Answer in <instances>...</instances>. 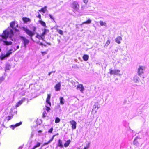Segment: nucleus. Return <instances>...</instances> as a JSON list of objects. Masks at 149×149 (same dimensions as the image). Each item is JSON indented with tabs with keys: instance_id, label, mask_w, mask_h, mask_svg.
<instances>
[{
	"instance_id": "36",
	"label": "nucleus",
	"mask_w": 149,
	"mask_h": 149,
	"mask_svg": "<svg viewBox=\"0 0 149 149\" xmlns=\"http://www.w3.org/2000/svg\"><path fill=\"white\" fill-rule=\"evenodd\" d=\"M12 48H14V51L16 50L17 49H18L19 48V45L17 46L16 47V48H15L13 46H12Z\"/></svg>"
},
{
	"instance_id": "46",
	"label": "nucleus",
	"mask_w": 149,
	"mask_h": 149,
	"mask_svg": "<svg viewBox=\"0 0 149 149\" xmlns=\"http://www.w3.org/2000/svg\"><path fill=\"white\" fill-rule=\"evenodd\" d=\"M36 28L35 27H34L33 28V31H36Z\"/></svg>"
},
{
	"instance_id": "32",
	"label": "nucleus",
	"mask_w": 149,
	"mask_h": 149,
	"mask_svg": "<svg viewBox=\"0 0 149 149\" xmlns=\"http://www.w3.org/2000/svg\"><path fill=\"white\" fill-rule=\"evenodd\" d=\"M60 121V120L59 118L56 117L55 120V123H59Z\"/></svg>"
},
{
	"instance_id": "51",
	"label": "nucleus",
	"mask_w": 149,
	"mask_h": 149,
	"mask_svg": "<svg viewBox=\"0 0 149 149\" xmlns=\"http://www.w3.org/2000/svg\"><path fill=\"white\" fill-rule=\"evenodd\" d=\"M58 41L59 42L60 41V40L59 39H58Z\"/></svg>"
},
{
	"instance_id": "34",
	"label": "nucleus",
	"mask_w": 149,
	"mask_h": 149,
	"mask_svg": "<svg viewBox=\"0 0 149 149\" xmlns=\"http://www.w3.org/2000/svg\"><path fill=\"white\" fill-rule=\"evenodd\" d=\"M12 118V116H9L8 117H6V119L8 121L10 120Z\"/></svg>"
},
{
	"instance_id": "18",
	"label": "nucleus",
	"mask_w": 149,
	"mask_h": 149,
	"mask_svg": "<svg viewBox=\"0 0 149 149\" xmlns=\"http://www.w3.org/2000/svg\"><path fill=\"white\" fill-rule=\"evenodd\" d=\"M38 22L42 26L46 27V24L44 21L41 20H40L38 21Z\"/></svg>"
},
{
	"instance_id": "15",
	"label": "nucleus",
	"mask_w": 149,
	"mask_h": 149,
	"mask_svg": "<svg viewBox=\"0 0 149 149\" xmlns=\"http://www.w3.org/2000/svg\"><path fill=\"white\" fill-rule=\"evenodd\" d=\"M49 32V30L47 29H44V31L42 32V37L45 38V35Z\"/></svg>"
},
{
	"instance_id": "31",
	"label": "nucleus",
	"mask_w": 149,
	"mask_h": 149,
	"mask_svg": "<svg viewBox=\"0 0 149 149\" xmlns=\"http://www.w3.org/2000/svg\"><path fill=\"white\" fill-rule=\"evenodd\" d=\"M40 143H37L36 145L35 146L33 147V149H35L37 147H38L39 146H40Z\"/></svg>"
},
{
	"instance_id": "30",
	"label": "nucleus",
	"mask_w": 149,
	"mask_h": 149,
	"mask_svg": "<svg viewBox=\"0 0 149 149\" xmlns=\"http://www.w3.org/2000/svg\"><path fill=\"white\" fill-rule=\"evenodd\" d=\"M137 138H136L133 142V144L134 145H137L138 144V142L137 141Z\"/></svg>"
},
{
	"instance_id": "6",
	"label": "nucleus",
	"mask_w": 149,
	"mask_h": 149,
	"mask_svg": "<svg viewBox=\"0 0 149 149\" xmlns=\"http://www.w3.org/2000/svg\"><path fill=\"white\" fill-rule=\"evenodd\" d=\"M145 69V67L144 66H139L137 70V73L139 76L143 74Z\"/></svg>"
},
{
	"instance_id": "16",
	"label": "nucleus",
	"mask_w": 149,
	"mask_h": 149,
	"mask_svg": "<svg viewBox=\"0 0 149 149\" xmlns=\"http://www.w3.org/2000/svg\"><path fill=\"white\" fill-rule=\"evenodd\" d=\"M24 101V98L22 99V100L19 101L16 104V107H19V106H20L23 103V102Z\"/></svg>"
},
{
	"instance_id": "10",
	"label": "nucleus",
	"mask_w": 149,
	"mask_h": 149,
	"mask_svg": "<svg viewBox=\"0 0 149 149\" xmlns=\"http://www.w3.org/2000/svg\"><path fill=\"white\" fill-rule=\"evenodd\" d=\"M132 81L136 83H138L140 81L139 78L137 75H135Z\"/></svg>"
},
{
	"instance_id": "4",
	"label": "nucleus",
	"mask_w": 149,
	"mask_h": 149,
	"mask_svg": "<svg viewBox=\"0 0 149 149\" xmlns=\"http://www.w3.org/2000/svg\"><path fill=\"white\" fill-rule=\"evenodd\" d=\"M19 38L20 39L23 43L24 46L25 48H26L27 45L29 42V40L23 36H19Z\"/></svg>"
},
{
	"instance_id": "56",
	"label": "nucleus",
	"mask_w": 149,
	"mask_h": 149,
	"mask_svg": "<svg viewBox=\"0 0 149 149\" xmlns=\"http://www.w3.org/2000/svg\"><path fill=\"white\" fill-rule=\"evenodd\" d=\"M32 149H33V148Z\"/></svg>"
},
{
	"instance_id": "17",
	"label": "nucleus",
	"mask_w": 149,
	"mask_h": 149,
	"mask_svg": "<svg viewBox=\"0 0 149 149\" xmlns=\"http://www.w3.org/2000/svg\"><path fill=\"white\" fill-rule=\"evenodd\" d=\"M22 19L24 23H26L28 22H30L31 21L30 19L29 18L27 17H23Z\"/></svg>"
},
{
	"instance_id": "40",
	"label": "nucleus",
	"mask_w": 149,
	"mask_h": 149,
	"mask_svg": "<svg viewBox=\"0 0 149 149\" xmlns=\"http://www.w3.org/2000/svg\"><path fill=\"white\" fill-rule=\"evenodd\" d=\"M97 107V109H98L99 108V107H98L97 105H96L95 104L93 106V108H96Z\"/></svg>"
},
{
	"instance_id": "47",
	"label": "nucleus",
	"mask_w": 149,
	"mask_h": 149,
	"mask_svg": "<svg viewBox=\"0 0 149 149\" xmlns=\"http://www.w3.org/2000/svg\"><path fill=\"white\" fill-rule=\"evenodd\" d=\"M114 51L115 52H117L118 51V49L116 48V49H115V50H114Z\"/></svg>"
},
{
	"instance_id": "50",
	"label": "nucleus",
	"mask_w": 149,
	"mask_h": 149,
	"mask_svg": "<svg viewBox=\"0 0 149 149\" xmlns=\"http://www.w3.org/2000/svg\"><path fill=\"white\" fill-rule=\"evenodd\" d=\"M40 45H43V44L42 43H40Z\"/></svg>"
},
{
	"instance_id": "22",
	"label": "nucleus",
	"mask_w": 149,
	"mask_h": 149,
	"mask_svg": "<svg viewBox=\"0 0 149 149\" xmlns=\"http://www.w3.org/2000/svg\"><path fill=\"white\" fill-rule=\"evenodd\" d=\"M71 141L70 140H67L64 144V146L65 147H68Z\"/></svg>"
},
{
	"instance_id": "49",
	"label": "nucleus",
	"mask_w": 149,
	"mask_h": 149,
	"mask_svg": "<svg viewBox=\"0 0 149 149\" xmlns=\"http://www.w3.org/2000/svg\"><path fill=\"white\" fill-rule=\"evenodd\" d=\"M42 132V131L41 130H39L38 131V132L39 133H40Z\"/></svg>"
},
{
	"instance_id": "7",
	"label": "nucleus",
	"mask_w": 149,
	"mask_h": 149,
	"mask_svg": "<svg viewBox=\"0 0 149 149\" xmlns=\"http://www.w3.org/2000/svg\"><path fill=\"white\" fill-rule=\"evenodd\" d=\"M110 70L109 73L110 74H115V75H118L119 73L120 72V70H112L111 69H109Z\"/></svg>"
},
{
	"instance_id": "41",
	"label": "nucleus",
	"mask_w": 149,
	"mask_h": 149,
	"mask_svg": "<svg viewBox=\"0 0 149 149\" xmlns=\"http://www.w3.org/2000/svg\"><path fill=\"white\" fill-rule=\"evenodd\" d=\"M50 18L52 19H54V18H53V17L52 16V15H51V14H49V15Z\"/></svg>"
},
{
	"instance_id": "52",
	"label": "nucleus",
	"mask_w": 149,
	"mask_h": 149,
	"mask_svg": "<svg viewBox=\"0 0 149 149\" xmlns=\"http://www.w3.org/2000/svg\"><path fill=\"white\" fill-rule=\"evenodd\" d=\"M56 135H58V134L57 133V134H56Z\"/></svg>"
},
{
	"instance_id": "23",
	"label": "nucleus",
	"mask_w": 149,
	"mask_h": 149,
	"mask_svg": "<svg viewBox=\"0 0 149 149\" xmlns=\"http://www.w3.org/2000/svg\"><path fill=\"white\" fill-rule=\"evenodd\" d=\"M91 20L90 19H88L86 21L83 22L81 24V25H82L84 24H89L91 23Z\"/></svg>"
},
{
	"instance_id": "43",
	"label": "nucleus",
	"mask_w": 149,
	"mask_h": 149,
	"mask_svg": "<svg viewBox=\"0 0 149 149\" xmlns=\"http://www.w3.org/2000/svg\"><path fill=\"white\" fill-rule=\"evenodd\" d=\"M38 18H39L40 19H41V15L40 14H39L38 15V16L37 17Z\"/></svg>"
},
{
	"instance_id": "44",
	"label": "nucleus",
	"mask_w": 149,
	"mask_h": 149,
	"mask_svg": "<svg viewBox=\"0 0 149 149\" xmlns=\"http://www.w3.org/2000/svg\"><path fill=\"white\" fill-rule=\"evenodd\" d=\"M42 54L43 55H44L45 54H46L47 53L46 52H42Z\"/></svg>"
},
{
	"instance_id": "14",
	"label": "nucleus",
	"mask_w": 149,
	"mask_h": 149,
	"mask_svg": "<svg viewBox=\"0 0 149 149\" xmlns=\"http://www.w3.org/2000/svg\"><path fill=\"white\" fill-rule=\"evenodd\" d=\"M3 44L6 45L8 46L12 45V42L11 41H8L7 40L3 41Z\"/></svg>"
},
{
	"instance_id": "20",
	"label": "nucleus",
	"mask_w": 149,
	"mask_h": 149,
	"mask_svg": "<svg viewBox=\"0 0 149 149\" xmlns=\"http://www.w3.org/2000/svg\"><path fill=\"white\" fill-rule=\"evenodd\" d=\"M47 7L46 6H45L44 8H41L40 10H39V11L40 12H42L44 13H45L47 10Z\"/></svg>"
},
{
	"instance_id": "25",
	"label": "nucleus",
	"mask_w": 149,
	"mask_h": 149,
	"mask_svg": "<svg viewBox=\"0 0 149 149\" xmlns=\"http://www.w3.org/2000/svg\"><path fill=\"white\" fill-rule=\"evenodd\" d=\"M56 136V135H54L53 136L52 138H51V139H50L47 142L45 143V144L47 145V144H48L50 142H51L53 140L54 138L55 137V136Z\"/></svg>"
},
{
	"instance_id": "2",
	"label": "nucleus",
	"mask_w": 149,
	"mask_h": 149,
	"mask_svg": "<svg viewBox=\"0 0 149 149\" xmlns=\"http://www.w3.org/2000/svg\"><path fill=\"white\" fill-rule=\"evenodd\" d=\"M21 29L24 31L30 37L31 39L32 40V36L35 34V33L34 32H32L29 30L27 28L24 27H22Z\"/></svg>"
},
{
	"instance_id": "8",
	"label": "nucleus",
	"mask_w": 149,
	"mask_h": 149,
	"mask_svg": "<svg viewBox=\"0 0 149 149\" xmlns=\"http://www.w3.org/2000/svg\"><path fill=\"white\" fill-rule=\"evenodd\" d=\"M76 89L78 90H79L82 93H83L85 89L83 85L81 84H78L77 86Z\"/></svg>"
},
{
	"instance_id": "38",
	"label": "nucleus",
	"mask_w": 149,
	"mask_h": 149,
	"mask_svg": "<svg viewBox=\"0 0 149 149\" xmlns=\"http://www.w3.org/2000/svg\"><path fill=\"white\" fill-rule=\"evenodd\" d=\"M47 113L45 111H44L43 113L42 117L43 118L45 117L46 116Z\"/></svg>"
},
{
	"instance_id": "5",
	"label": "nucleus",
	"mask_w": 149,
	"mask_h": 149,
	"mask_svg": "<svg viewBox=\"0 0 149 149\" xmlns=\"http://www.w3.org/2000/svg\"><path fill=\"white\" fill-rule=\"evenodd\" d=\"M71 7L74 11H78L79 10V6L77 2L74 1L71 5Z\"/></svg>"
},
{
	"instance_id": "29",
	"label": "nucleus",
	"mask_w": 149,
	"mask_h": 149,
	"mask_svg": "<svg viewBox=\"0 0 149 149\" xmlns=\"http://www.w3.org/2000/svg\"><path fill=\"white\" fill-rule=\"evenodd\" d=\"M60 103L61 104H64V100L63 97L60 98Z\"/></svg>"
},
{
	"instance_id": "3",
	"label": "nucleus",
	"mask_w": 149,
	"mask_h": 149,
	"mask_svg": "<svg viewBox=\"0 0 149 149\" xmlns=\"http://www.w3.org/2000/svg\"><path fill=\"white\" fill-rule=\"evenodd\" d=\"M14 51L12 49H11L8 51L6 54L2 53L1 55L0 56V59L1 60L4 59L5 58L8 57L12 52Z\"/></svg>"
},
{
	"instance_id": "53",
	"label": "nucleus",
	"mask_w": 149,
	"mask_h": 149,
	"mask_svg": "<svg viewBox=\"0 0 149 149\" xmlns=\"http://www.w3.org/2000/svg\"><path fill=\"white\" fill-rule=\"evenodd\" d=\"M18 25L17 24V27H18Z\"/></svg>"
},
{
	"instance_id": "55",
	"label": "nucleus",
	"mask_w": 149,
	"mask_h": 149,
	"mask_svg": "<svg viewBox=\"0 0 149 149\" xmlns=\"http://www.w3.org/2000/svg\"><path fill=\"white\" fill-rule=\"evenodd\" d=\"M47 44H49V45H50V43H47Z\"/></svg>"
},
{
	"instance_id": "48",
	"label": "nucleus",
	"mask_w": 149,
	"mask_h": 149,
	"mask_svg": "<svg viewBox=\"0 0 149 149\" xmlns=\"http://www.w3.org/2000/svg\"><path fill=\"white\" fill-rule=\"evenodd\" d=\"M52 72H50L49 73L48 75H50V74H51L52 73Z\"/></svg>"
},
{
	"instance_id": "27",
	"label": "nucleus",
	"mask_w": 149,
	"mask_h": 149,
	"mask_svg": "<svg viewBox=\"0 0 149 149\" xmlns=\"http://www.w3.org/2000/svg\"><path fill=\"white\" fill-rule=\"evenodd\" d=\"M58 146L61 148L63 147V145L62 144V142L61 140H58Z\"/></svg>"
},
{
	"instance_id": "42",
	"label": "nucleus",
	"mask_w": 149,
	"mask_h": 149,
	"mask_svg": "<svg viewBox=\"0 0 149 149\" xmlns=\"http://www.w3.org/2000/svg\"><path fill=\"white\" fill-rule=\"evenodd\" d=\"M83 1L85 3H86L88 2V0H83Z\"/></svg>"
},
{
	"instance_id": "39",
	"label": "nucleus",
	"mask_w": 149,
	"mask_h": 149,
	"mask_svg": "<svg viewBox=\"0 0 149 149\" xmlns=\"http://www.w3.org/2000/svg\"><path fill=\"white\" fill-rule=\"evenodd\" d=\"M53 130V128H51L48 131V132L49 133H52V131Z\"/></svg>"
},
{
	"instance_id": "26",
	"label": "nucleus",
	"mask_w": 149,
	"mask_h": 149,
	"mask_svg": "<svg viewBox=\"0 0 149 149\" xmlns=\"http://www.w3.org/2000/svg\"><path fill=\"white\" fill-rule=\"evenodd\" d=\"M22 124V123L21 122H20L18 123H16L15 125H11V126H12V127H13V129H14V128H15V127H17L18 126H19V125H21Z\"/></svg>"
},
{
	"instance_id": "12",
	"label": "nucleus",
	"mask_w": 149,
	"mask_h": 149,
	"mask_svg": "<svg viewBox=\"0 0 149 149\" xmlns=\"http://www.w3.org/2000/svg\"><path fill=\"white\" fill-rule=\"evenodd\" d=\"M61 84L60 82H59L56 84L54 87L56 91H60L61 89Z\"/></svg>"
},
{
	"instance_id": "35",
	"label": "nucleus",
	"mask_w": 149,
	"mask_h": 149,
	"mask_svg": "<svg viewBox=\"0 0 149 149\" xmlns=\"http://www.w3.org/2000/svg\"><path fill=\"white\" fill-rule=\"evenodd\" d=\"M110 43V42L109 40H107L105 43V46H107Z\"/></svg>"
},
{
	"instance_id": "24",
	"label": "nucleus",
	"mask_w": 149,
	"mask_h": 149,
	"mask_svg": "<svg viewBox=\"0 0 149 149\" xmlns=\"http://www.w3.org/2000/svg\"><path fill=\"white\" fill-rule=\"evenodd\" d=\"M49 106V104H46L45 108V109L46 110L47 112H49L50 109V107Z\"/></svg>"
},
{
	"instance_id": "9",
	"label": "nucleus",
	"mask_w": 149,
	"mask_h": 149,
	"mask_svg": "<svg viewBox=\"0 0 149 149\" xmlns=\"http://www.w3.org/2000/svg\"><path fill=\"white\" fill-rule=\"evenodd\" d=\"M70 123L72 125V128L74 130L76 129V122L74 120L70 121Z\"/></svg>"
},
{
	"instance_id": "54",
	"label": "nucleus",
	"mask_w": 149,
	"mask_h": 149,
	"mask_svg": "<svg viewBox=\"0 0 149 149\" xmlns=\"http://www.w3.org/2000/svg\"><path fill=\"white\" fill-rule=\"evenodd\" d=\"M1 51V48L0 47V52Z\"/></svg>"
},
{
	"instance_id": "13",
	"label": "nucleus",
	"mask_w": 149,
	"mask_h": 149,
	"mask_svg": "<svg viewBox=\"0 0 149 149\" xmlns=\"http://www.w3.org/2000/svg\"><path fill=\"white\" fill-rule=\"evenodd\" d=\"M122 40V37L120 36H118L115 39V42L118 44H120L121 43L120 41Z\"/></svg>"
},
{
	"instance_id": "19",
	"label": "nucleus",
	"mask_w": 149,
	"mask_h": 149,
	"mask_svg": "<svg viewBox=\"0 0 149 149\" xmlns=\"http://www.w3.org/2000/svg\"><path fill=\"white\" fill-rule=\"evenodd\" d=\"M36 37L38 38L39 40L42 39L43 40H44V38L42 37V35H39L37 34V35L36 36Z\"/></svg>"
},
{
	"instance_id": "33",
	"label": "nucleus",
	"mask_w": 149,
	"mask_h": 149,
	"mask_svg": "<svg viewBox=\"0 0 149 149\" xmlns=\"http://www.w3.org/2000/svg\"><path fill=\"white\" fill-rule=\"evenodd\" d=\"M58 32L61 34V35H63V31L60 29H58L57 30Z\"/></svg>"
},
{
	"instance_id": "11",
	"label": "nucleus",
	"mask_w": 149,
	"mask_h": 149,
	"mask_svg": "<svg viewBox=\"0 0 149 149\" xmlns=\"http://www.w3.org/2000/svg\"><path fill=\"white\" fill-rule=\"evenodd\" d=\"M51 97V94H48L47 96L46 100V104H49V106L50 107L51 106V103L50 101V100Z\"/></svg>"
},
{
	"instance_id": "28",
	"label": "nucleus",
	"mask_w": 149,
	"mask_h": 149,
	"mask_svg": "<svg viewBox=\"0 0 149 149\" xmlns=\"http://www.w3.org/2000/svg\"><path fill=\"white\" fill-rule=\"evenodd\" d=\"M100 25L101 26H106V23L105 22H103L102 21H100L99 22Z\"/></svg>"
},
{
	"instance_id": "37",
	"label": "nucleus",
	"mask_w": 149,
	"mask_h": 149,
	"mask_svg": "<svg viewBox=\"0 0 149 149\" xmlns=\"http://www.w3.org/2000/svg\"><path fill=\"white\" fill-rule=\"evenodd\" d=\"M72 85L74 86H76V84H78V82H75L74 81H73L72 82Z\"/></svg>"
},
{
	"instance_id": "1",
	"label": "nucleus",
	"mask_w": 149,
	"mask_h": 149,
	"mask_svg": "<svg viewBox=\"0 0 149 149\" xmlns=\"http://www.w3.org/2000/svg\"><path fill=\"white\" fill-rule=\"evenodd\" d=\"M15 24V21L12 22L10 24V27H8L7 29L3 31V34L0 35L3 39L6 40L9 37L13 41L16 40L17 36L19 35V31L15 28H14Z\"/></svg>"
},
{
	"instance_id": "21",
	"label": "nucleus",
	"mask_w": 149,
	"mask_h": 149,
	"mask_svg": "<svg viewBox=\"0 0 149 149\" xmlns=\"http://www.w3.org/2000/svg\"><path fill=\"white\" fill-rule=\"evenodd\" d=\"M89 57V56L88 55L85 54L83 56V58L84 60L87 61L88 60Z\"/></svg>"
},
{
	"instance_id": "45",
	"label": "nucleus",
	"mask_w": 149,
	"mask_h": 149,
	"mask_svg": "<svg viewBox=\"0 0 149 149\" xmlns=\"http://www.w3.org/2000/svg\"><path fill=\"white\" fill-rule=\"evenodd\" d=\"M89 147V146L87 145L86 147H85L84 148V149H87Z\"/></svg>"
}]
</instances>
